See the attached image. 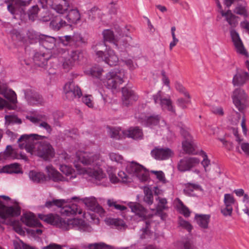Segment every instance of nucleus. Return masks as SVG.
<instances>
[{
  "label": "nucleus",
  "mask_w": 249,
  "mask_h": 249,
  "mask_svg": "<svg viewBox=\"0 0 249 249\" xmlns=\"http://www.w3.org/2000/svg\"><path fill=\"white\" fill-rule=\"evenodd\" d=\"M45 138L44 136L35 134L23 135L18 139V146L20 149L25 148L28 152L35 153L38 157L48 160L54 156L53 146L47 141L37 142Z\"/></svg>",
  "instance_id": "obj_1"
},
{
  "label": "nucleus",
  "mask_w": 249,
  "mask_h": 249,
  "mask_svg": "<svg viewBox=\"0 0 249 249\" xmlns=\"http://www.w3.org/2000/svg\"><path fill=\"white\" fill-rule=\"evenodd\" d=\"M38 217L47 223L54 225L63 231L71 229L84 231L88 229V226L81 219H63L57 214H38Z\"/></svg>",
  "instance_id": "obj_2"
},
{
  "label": "nucleus",
  "mask_w": 249,
  "mask_h": 249,
  "mask_svg": "<svg viewBox=\"0 0 249 249\" xmlns=\"http://www.w3.org/2000/svg\"><path fill=\"white\" fill-rule=\"evenodd\" d=\"M221 15L224 17L226 21L231 26L230 35L236 52L240 54L248 56V53L240 37L239 34L233 29L238 24L236 18L237 17L234 15L231 10H228L226 12L221 10Z\"/></svg>",
  "instance_id": "obj_3"
},
{
  "label": "nucleus",
  "mask_w": 249,
  "mask_h": 249,
  "mask_svg": "<svg viewBox=\"0 0 249 249\" xmlns=\"http://www.w3.org/2000/svg\"><path fill=\"white\" fill-rule=\"evenodd\" d=\"M124 71H111L108 72L104 79V83L108 89H117L123 82Z\"/></svg>",
  "instance_id": "obj_4"
},
{
  "label": "nucleus",
  "mask_w": 249,
  "mask_h": 249,
  "mask_svg": "<svg viewBox=\"0 0 249 249\" xmlns=\"http://www.w3.org/2000/svg\"><path fill=\"white\" fill-rule=\"evenodd\" d=\"M75 166L79 171V174L88 175L98 185L101 184L100 182L101 181L106 178V174L103 172L102 169L98 167L86 169L85 168H80V166L77 164Z\"/></svg>",
  "instance_id": "obj_5"
},
{
  "label": "nucleus",
  "mask_w": 249,
  "mask_h": 249,
  "mask_svg": "<svg viewBox=\"0 0 249 249\" xmlns=\"http://www.w3.org/2000/svg\"><path fill=\"white\" fill-rule=\"evenodd\" d=\"M129 206L132 212L141 217L142 220H145V227L142 230L143 233H146L151 224L150 220L147 219L150 218L152 215L148 214L147 210L139 203H131Z\"/></svg>",
  "instance_id": "obj_6"
},
{
  "label": "nucleus",
  "mask_w": 249,
  "mask_h": 249,
  "mask_svg": "<svg viewBox=\"0 0 249 249\" xmlns=\"http://www.w3.org/2000/svg\"><path fill=\"white\" fill-rule=\"evenodd\" d=\"M126 169L128 173L135 176L142 181H146L148 179L147 170L136 162H131L127 165Z\"/></svg>",
  "instance_id": "obj_7"
},
{
  "label": "nucleus",
  "mask_w": 249,
  "mask_h": 249,
  "mask_svg": "<svg viewBox=\"0 0 249 249\" xmlns=\"http://www.w3.org/2000/svg\"><path fill=\"white\" fill-rule=\"evenodd\" d=\"M64 91L66 98L70 101L79 98L82 95L80 88L73 81L69 82L65 85Z\"/></svg>",
  "instance_id": "obj_8"
},
{
  "label": "nucleus",
  "mask_w": 249,
  "mask_h": 249,
  "mask_svg": "<svg viewBox=\"0 0 249 249\" xmlns=\"http://www.w3.org/2000/svg\"><path fill=\"white\" fill-rule=\"evenodd\" d=\"M25 98L30 105H41L44 103L42 97L35 91L32 87H28L24 90Z\"/></svg>",
  "instance_id": "obj_9"
},
{
  "label": "nucleus",
  "mask_w": 249,
  "mask_h": 249,
  "mask_svg": "<svg viewBox=\"0 0 249 249\" xmlns=\"http://www.w3.org/2000/svg\"><path fill=\"white\" fill-rule=\"evenodd\" d=\"M77 157L78 160L84 165H97V161L100 159V155L92 153L80 152L77 153Z\"/></svg>",
  "instance_id": "obj_10"
},
{
  "label": "nucleus",
  "mask_w": 249,
  "mask_h": 249,
  "mask_svg": "<svg viewBox=\"0 0 249 249\" xmlns=\"http://www.w3.org/2000/svg\"><path fill=\"white\" fill-rule=\"evenodd\" d=\"M199 162V160L196 158L186 157L179 161L178 164V169L182 172L190 171Z\"/></svg>",
  "instance_id": "obj_11"
},
{
  "label": "nucleus",
  "mask_w": 249,
  "mask_h": 249,
  "mask_svg": "<svg viewBox=\"0 0 249 249\" xmlns=\"http://www.w3.org/2000/svg\"><path fill=\"white\" fill-rule=\"evenodd\" d=\"M20 214V208L18 206L6 207L0 201V217L5 219L11 216H18Z\"/></svg>",
  "instance_id": "obj_12"
},
{
  "label": "nucleus",
  "mask_w": 249,
  "mask_h": 249,
  "mask_svg": "<svg viewBox=\"0 0 249 249\" xmlns=\"http://www.w3.org/2000/svg\"><path fill=\"white\" fill-rule=\"evenodd\" d=\"M123 104L126 107H128L133 104L138 99V96L131 88L125 87L122 88Z\"/></svg>",
  "instance_id": "obj_13"
},
{
  "label": "nucleus",
  "mask_w": 249,
  "mask_h": 249,
  "mask_svg": "<svg viewBox=\"0 0 249 249\" xmlns=\"http://www.w3.org/2000/svg\"><path fill=\"white\" fill-rule=\"evenodd\" d=\"M32 0H16L12 3L8 5L7 9L12 14L25 15V7L29 5Z\"/></svg>",
  "instance_id": "obj_14"
},
{
  "label": "nucleus",
  "mask_w": 249,
  "mask_h": 249,
  "mask_svg": "<svg viewBox=\"0 0 249 249\" xmlns=\"http://www.w3.org/2000/svg\"><path fill=\"white\" fill-rule=\"evenodd\" d=\"M151 154L156 160H164L172 157L174 155V152L168 147H156L151 151Z\"/></svg>",
  "instance_id": "obj_15"
},
{
  "label": "nucleus",
  "mask_w": 249,
  "mask_h": 249,
  "mask_svg": "<svg viewBox=\"0 0 249 249\" xmlns=\"http://www.w3.org/2000/svg\"><path fill=\"white\" fill-rule=\"evenodd\" d=\"M50 5L52 9L59 14L67 12L70 6L66 0H53Z\"/></svg>",
  "instance_id": "obj_16"
},
{
  "label": "nucleus",
  "mask_w": 249,
  "mask_h": 249,
  "mask_svg": "<svg viewBox=\"0 0 249 249\" xmlns=\"http://www.w3.org/2000/svg\"><path fill=\"white\" fill-rule=\"evenodd\" d=\"M45 169L49 178L54 182L69 181L68 178L63 177L52 166H47Z\"/></svg>",
  "instance_id": "obj_17"
},
{
  "label": "nucleus",
  "mask_w": 249,
  "mask_h": 249,
  "mask_svg": "<svg viewBox=\"0 0 249 249\" xmlns=\"http://www.w3.org/2000/svg\"><path fill=\"white\" fill-rule=\"evenodd\" d=\"M66 202L65 201V204L62 206L61 208L60 213L67 216H70L73 214H76L78 213L79 214H82V210L80 209L76 204H72L71 205H66Z\"/></svg>",
  "instance_id": "obj_18"
},
{
  "label": "nucleus",
  "mask_w": 249,
  "mask_h": 249,
  "mask_svg": "<svg viewBox=\"0 0 249 249\" xmlns=\"http://www.w3.org/2000/svg\"><path fill=\"white\" fill-rule=\"evenodd\" d=\"M249 73L242 70L237 71L232 79V84L234 86H241L245 84L249 79Z\"/></svg>",
  "instance_id": "obj_19"
},
{
  "label": "nucleus",
  "mask_w": 249,
  "mask_h": 249,
  "mask_svg": "<svg viewBox=\"0 0 249 249\" xmlns=\"http://www.w3.org/2000/svg\"><path fill=\"white\" fill-rule=\"evenodd\" d=\"M22 222L28 227H40L41 224L31 213H26L21 217Z\"/></svg>",
  "instance_id": "obj_20"
},
{
  "label": "nucleus",
  "mask_w": 249,
  "mask_h": 249,
  "mask_svg": "<svg viewBox=\"0 0 249 249\" xmlns=\"http://www.w3.org/2000/svg\"><path fill=\"white\" fill-rule=\"evenodd\" d=\"M50 55L45 53L36 52L34 56L33 60L35 64L39 66L43 67L47 64Z\"/></svg>",
  "instance_id": "obj_21"
},
{
  "label": "nucleus",
  "mask_w": 249,
  "mask_h": 249,
  "mask_svg": "<svg viewBox=\"0 0 249 249\" xmlns=\"http://www.w3.org/2000/svg\"><path fill=\"white\" fill-rule=\"evenodd\" d=\"M102 59L106 63L110 66H116L119 61L118 56L115 54L114 51L110 48L108 49L106 53L103 56V58Z\"/></svg>",
  "instance_id": "obj_22"
},
{
  "label": "nucleus",
  "mask_w": 249,
  "mask_h": 249,
  "mask_svg": "<svg viewBox=\"0 0 249 249\" xmlns=\"http://www.w3.org/2000/svg\"><path fill=\"white\" fill-rule=\"evenodd\" d=\"M92 49L99 58H103L108 49L104 41L96 43L92 46Z\"/></svg>",
  "instance_id": "obj_23"
},
{
  "label": "nucleus",
  "mask_w": 249,
  "mask_h": 249,
  "mask_svg": "<svg viewBox=\"0 0 249 249\" xmlns=\"http://www.w3.org/2000/svg\"><path fill=\"white\" fill-rule=\"evenodd\" d=\"M65 18L68 21V24L71 25V24L76 23L80 19V15L77 9H71Z\"/></svg>",
  "instance_id": "obj_24"
},
{
  "label": "nucleus",
  "mask_w": 249,
  "mask_h": 249,
  "mask_svg": "<svg viewBox=\"0 0 249 249\" xmlns=\"http://www.w3.org/2000/svg\"><path fill=\"white\" fill-rule=\"evenodd\" d=\"M182 148L183 151L188 154H195L196 150V145L194 142V140H183L182 142Z\"/></svg>",
  "instance_id": "obj_25"
},
{
  "label": "nucleus",
  "mask_w": 249,
  "mask_h": 249,
  "mask_svg": "<svg viewBox=\"0 0 249 249\" xmlns=\"http://www.w3.org/2000/svg\"><path fill=\"white\" fill-rule=\"evenodd\" d=\"M39 40L42 46L48 50L53 48L55 42L54 37L45 35L40 36Z\"/></svg>",
  "instance_id": "obj_26"
},
{
  "label": "nucleus",
  "mask_w": 249,
  "mask_h": 249,
  "mask_svg": "<svg viewBox=\"0 0 249 249\" xmlns=\"http://www.w3.org/2000/svg\"><path fill=\"white\" fill-rule=\"evenodd\" d=\"M3 154L5 158H12L13 159H22L26 160L27 157L26 156L20 154L18 155L15 150L13 148L11 145H7L5 150L4 151Z\"/></svg>",
  "instance_id": "obj_27"
},
{
  "label": "nucleus",
  "mask_w": 249,
  "mask_h": 249,
  "mask_svg": "<svg viewBox=\"0 0 249 249\" xmlns=\"http://www.w3.org/2000/svg\"><path fill=\"white\" fill-rule=\"evenodd\" d=\"M0 172H4L9 174H18L22 173L20 165L18 163H15L4 166Z\"/></svg>",
  "instance_id": "obj_28"
},
{
  "label": "nucleus",
  "mask_w": 249,
  "mask_h": 249,
  "mask_svg": "<svg viewBox=\"0 0 249 249\" xmlns=\"http://www.w3.org/2000/svg\"><path fill=\"white\" fill-rule=\"evenodd\" d=\"M195 218L197 224L202 228L207 229L210 222V215L196 214Z\"/></svg>",
  "instance_id": "obj_29"
},
{
  "label": "nucleus",
  "mask_w": 249,
  "mask_h": 249,
  "mask_svg": "<svg viewBox=\"0 0 249 249\" xmlns=\"http://www.w3.org/2000/svg\"><path fill=\"white\" fill-rule=\"evenodd\" d=\"M50 25L53 30L58 31L61 28L68 25L69 24H68V23L65 20L62 18L61 16H56L55 18L51 21Z\"/></svg>",
  "instance_id": "obj_30"
},
{
  "label": "nucleus",
  "mask_w": 249,
  "mask_h": 249,
  "mask_svg": "<svg viewBox=\"0 0 249 249\" xmlns=\"http://www.w3.org/2000/svg\"><path fill=\"white\" fill-rule=\"evenodd\" d=\"M123 133L128 137L132 138L134 139H142L143 135L142 130L138 127L130 128L128 130L123 132Z\"/></svg>",
  "instance_id": "obj_31"
},
{
  "label": "nucleus",
  "mask_w": 249,
  "mask_h": 249,
  "mask_svg": "<svg viewBox=\"0 0 249 249\" xmlns=\"http://www.w3.org/2000/svg\"><path fill=\"white\" fill-rule=\"evenodd\" d=\"M29 177L36 183H42L46 180V177L43 173L34 171L29 172Z\"/></svg>",
  "instance_id": "obj_32"
},
{
  "label": "nucleus",
  "mask_w": 249,
  "mask_h": 249,
  "mask_svg": "<svg viewBox=\"0 0 249 249\" xmlns=\"http://www.w3.org/2000/svg\"><path fill=\"white\" fill-rule=\"evenodd\" d=\"M102 34L104 42L107 41L113 43L116 47L120 44V41L115 38L114 33L111 30L109 29L105 30Z\"/></svg>",
  "instance_id": "obj_33"
},
{
  "label": "nucleus",
  "mask_w": 249,
  "mask_h": 249,
  "mask_svg": "<svg viewBox=\"0 0 249 249\" xmlns=\"http://www.w3.org/2000/svg\"><path fill=\"white\" fill-rule=\"evenodd\" d=\"M60 171L66 175V178H68L69 181L72 180L76 177L73 169L66 165H61L59 168Z\"/></svg>",
  "instance_id": "obj_34"
},
{
  "label": "nucleus",
  "mask_w": 249,
  "mask_h": 249,
  "mask_svg": "<svg viewBox=\"0 0 249 249\" xmlns=\"http://www.w3.org/2000/svg\"><path fill=\"white\" fill-rule=\"evenodd\" d=\"M178 127L179 129V132L184 140L191 141V140H193V137L189 131L188 128L185 125L180 123L178 124Z\"/></svg>",
  "instance_id": "obj_35"
},
{
  "label": "nucleus",
  "mask_w": 249,
  "mask_h": 249,
  "mask_svg": "<svg viewBox=\"0 0 249 249\" xmlns=\"http://www.w3.org/2000/svg\"><path fill=\"white\" fill-rule=\"evenodd\" d=\"M160 105L163 109L175 113L176 111L172 105V102L170 98H163L160 100Z\"/></svg>",
  "instance_id": "obj_36"
},
{
  "label": "nucleus",
  "mask_w": 249,
  "mask_h": 249,
  "mask_svg": "<svg viewBox=\"0 0 249 249\" xmlns=\"http://www.w3.org/2000/svg\"><path fill=\"white\" fill-rule=\"evenodd\" d=\"M107 222L108 224L114 226L118 229L124 228L126 226L124 222L119 218H108Z\"/></svg>",
  "instance_id": "obj_37"
},
{
  "label": "nucleus",
  "mask_w": 249,
  "mask_h": 249,
  "mask_svg": "<svg viewBox=\"0 0 249 249\" xmlns=\"http://www.w3.org/2000/svg\"><path fill=\"white\" fill-rule=\"evenodd\" d=\"M143 192L144 194L143 201L149 205L152 204L153 203V196L151 190L147 187H144Z\"/></svg>",
  "instance_id": "obj_38"
},
{
  "label": "nucleus",
  "mask_w": 249,
  "mask_h": 249,
  "mask_svg": "<svg viewBox=\"0 0 249 249\" xmlns=\"http://www.w3.org/2000/svg\"><path fill=\"white\" fill-rule=\"evenodd\" d=\"M231 98L232 100L236 99L242 100L247 99V96L244 90L237 88L233 91Z\"/></svg>",
  "instance_id": "obj_39"
},
{
  "label": "nucleus",
  "mask_w": 249,
  "mask_h": 249,
  "mask_svg": "<svg viewBox=\"0 0 249 249\" xmlns=\"http://www.w3.org/2000/svg\"><path fill=\"white\" fill-rule=\"evenodd\" d=\"M185 188L184 189V191L188 194H191L195 190H202L201 186L197 184L187 183L185 184Z\"/></svg>",
  "instance_id": "obj_40"
},
{
  "label": "nucleus",
  "mask_w": 249,
  "mask_h": 249,
  "mask_svg": "<svg viewBox=\"0 0 249 249\" xmlns=\"http://www.w3.org/2000/svg\"><path fill=\"white\" fill-rule=\"evenodd\" d=\"M232 102L235 107L240 112H242L247 107V99L238 100L236 99L234 100H232Z\"/></svg>",
  "instance_id": "obj_41"
},
{
  "label": "nucleus",
  "mask_w": 249,
  "mask_h": 249,
  "mask_svg": "<svg viewBox=\"0 0 249 249\" xmlns=\"http://www.w3.org/2000/svg\"><path fill=\"white\" fill-rule=\"evenodd\" d=\"M39 11V9L37 5L32 6L27 13L29 19L32 21H34L37 17Z\"/></svg>",
  "instance_id": "obj_42"
},
{
  "label": "nucleus",
  "mask_w": 249,
  "mask_h": 249,
  "mask_svg": "<svg viewBox=\"0 0 249 249\" xmlns=\"http://www.w3.org/2000/svg\"><path fill=\"white\" fill-rule=\"evenodd\" d=\"M65 203L64 199H53L52 201H48L45 203V206L47 208H51L53 206L61 207Z\"/></svg>",
  "instance_id": "obj_43"
},
{
  "label": "nucleus",
  "mask_w": 249,
  "mask_h": 249,
  "mask_svg": "<svg viewBox=\"0 0 249 249\" xmlns=\"http://www.w3.org/2000/svg\"><path fill=\"white\" fill-rule=\"evenodd\" d=\"M82 200L91 210H92L97 204L95 198L93 197L85 198L82 199Z\"/></svg>",
  "instance_id": "obj_44"
},
{
  "label": "nucleus",
  "mask_w": 249,
  "mask_h": 249,
  "mask_svg": "<svg viewBox=\"0 0 249 249\" xmlns=\"http://www.w3.org/2000/svg\"><path fill=\"white\" fill-rule=\"evenodd\" d=\"M5 124H20L22 121L20 119L18 118L16 116L13 115H6L5 116Z\"/></svg>",
  "instance_id": "obj_45"
},
{
  "label": "nucleus",
  "mask_w": 249,
  "mask_h": 249,
  "mask_svg": "<svg viewBox=\"0 0 249 249\" xmlns=\"http://www.w3.org/2000/svg\"><path fill=\"white\" fill-rule=\"evenodd\" d=\"M160 121V117L158 115L151 116L146 120V125L149 126H153L157 125Z\"/></svg>",
  "instance_id": "obj_46"
},
{
  "label": "nucleus",
  "mask_w": 249,
  "mask_h": 249,
  "mask_svg": "<svg viewBox=\"0 0 249 249\" xmlns=\"http://www.w3.org/2000/svg\"><path fill=\"white\" fill-rule=\"evenodd\" d=\"M235 200L232 195L226 194L224 195V203L225 206H232L234 204Z\"/></svg>",
  "instance_id": "obj_47"
},
{
  "label": "nucleus",
  "mask_w": 249,
  "mask_h": 249,
  "mask_svg": "<svg viewBox=\"0 0 249 249\" xmlns=\"http://www.w3.org/2000/svg\"><path fill=\"white\" fill-rule=\"evenodd\" d=\"M103 71L102 68L99 67H94L90 69L89 73L93 77L100 78Z\"/></svg>",
  "instance_id": "obj_48"
},
{
  "label": "nucleus",
  "mask_w": 249,
  "mask_h": 249,
  "mask_svg": "<svg viewBox=\"0 0 249 249\" xmlns=\"http://www.w3.org/2000/svg\"><path fill=\"white\" fill-rule=\"evenodd\" d=\"M88 249H111V247L103 243L89 245Z\"/></svg>",
  "instance_id": "obj_49"
},
{
  "label": "nucleus",
  "mask_w": 249,
  "mask_h": 249,
  "mask_svg": "<svg viewBox=\"0 0 249 249\" xmlns=\"http://www.w3.org/2000/svg\"><path fill=\"white\" fill-rule=\"evenodd\" d=\"M157 199L159 200V203L157 206V210L158 212H161L163 210H165L167 207L166 205L167 204V200L164 198L158 197Z\"/></svg>",
  "instance_id": "obj_50"
},
{
  "label": "nucleus",
  "mask_w": 249,
  "mask_h": 249,
  "mask_svg": "<svg viewBox=\"0 0 249 249\" xmlns=\"http://www.w3.org/2000/svg\"><path fill=\"white\" fill-rule=\"evenodd\" d=\"M1 86H4L6 88V87L4 85H1ZM5 90H6V89ZM3 94H4V96L11 102L14 103L16 101V94L14 91L10 90L9 93H6V90H5Z\"/></svg>",
  "instance_id": "obj_51"
},
{
  "label": "nucleus",
  "mask_w": 249,
  "mask_h": 249,
  "mask_svg": "<svg viewBox=\"0 0 249 249\" xmlns=\"http://www.w3.org/2000/svg\"><path fill=\"white\" fill-rule=\"evenodd\" d=\"M175 88L178 91L183 94L185 97H186L188 99L190 98L189 94L181 84L178 82H176L175 84Z\"/></svg>",
  "instance_id": "obj_52"
},
{
  "label": "nucleus",
  "mask_w": 249,
  "mask_h": 249,
  "mask_svg": "<svg viewBox=\"0 0 249 249\" xmlns=\"http://www.w3.org/2000/svg\"><path fill=\"white\" fill-rule=\"evenodd\" d=\"M201 153L203 158V160L201 162V164L204 167L205 172H207L209 171V169H208V167L210 164V160L208 159V156L205 152L201 151Z\"/></svg>",
  "instance_id": "obj_53"
},
{
  "label": "nucleus",
  "mask_w": 249,
  "mask_h": 249,
  "mask_svg": "<svg viewBox=\"0 0 249 249\" xmlns=\"http://www.w3.org/2000/svg\"><path fill=\"white\" fill-rule=\"evenodd\" d=\"M11 224L16 232L20 235L24 234V231L22 230L19 222L18 221L14 220L11 221Z\"/></svg>",
  "instance_id": "obj_54"
},
{
  "label": "nucleus",
  "mask_w": 249,
  "mask_h": 249,
  "mask_svg": "<svg viewBox=\"0 0 249 249\" xmlns=\"http://www.w3.org/2000/svg\"><path fill=\"white\" fill-rule=\"evenodd\" d=\"M178 208L180 210V212L186 217L190 215V211L187 207H186L181 201L178 200Z\"/></svg>",
  "instance_id": "obj_55"
},
{
  "label": "nucleus",
  "mask_w": 249,
  "mask_h": 249,
  "mask_svg": "<svg viewBox=\"0 0 249 249\" xmlns=\"http://www.w3.org/2000/svg\"><path fill=\"white\" fill-rule=\"evenodd\" d=\"M107 204L109 207H114L116 210H120L121 211H124L127 209L125 206L118 204L116 202L112 201L110 199L107 200Z\"/></svg>",
  "instance_id": "obj_56"
},
{
  "label": "nucleus",
  "mask_w": 249,
  "mask_h": 249,
  "mask_svg": "<svg viewBox=\"0 0 249 249\" xmlns=\"http://www.w3.org/2000/svg\"><path fill=\"white\" fill-rule=\"evenodd\" d=\"M234 12L238 15L243 16L246 18L248 17V14L245 7L243 6L238 5L234 9Z\"/></svg>",
  "instance_id": "obj_57"
},
{
  "label": "nucleus",
  "mask_w": 249,
  "mask_h": 249,
  "mask_svg": "<svg viewBox=\"0 0 249 249\" xmlns=\"http://www.w3.org/2000/svg\"><path fill=\"white\" fill-rule=\"evenodd\" d=\"M120 131L121 129L115 128H110L109 131V135L111 138L119 140L121 139V137Z\"/></svg>",
  "instance_id": "obj_58"
},
{
  "label": "nucleus",
  "mask_w": 249,
  "mask_h": 249,
  "mask_svg": "<svg viewBox=\"0 0 249 249\" xmlns=\"http://www.w3.org/2000/svg\"><path fill=\"white\" fill-rule=\"evenodd\" d=\"M178 223L180 226L186 229L189 232H191L193 229V226L189 222L183 219H180Z\"/></svg>",
  "instance_id": "obj_59"
},
{
  "label": "nucleus",
  "mask_w": 249,
  "mask_h": 249,
  "mask_svg": "<svg viewBox=\"0 0 249 249\" xmlns=\"http://www.w3.org/2000/svg\"><path fill=\"white\" fill-rule=\"evenodd\" d=\"M232 211V206H225L221 208V212L225 216H231Z\"/></svg>",
  "instance_id": "obj_60"
},
{
  "label": "nucleus",
  "mask_w": 249,
  "mask_h": 249,
  "mask_svg": "<svg viewBox=\"0 0 249 249\" xmlns=\"http://www.w3.org/2000/svg\"><path fill=\"white\" fill-rule=\"evenodd\" d=\"M100 10L96 7H93L89 11L88 14L89 18L91 20H94L96 18V17L99 14Z\"/></svg>",
  "instance_id": "obj_61"
},
{
  "label": "nucleus",
  "mask_w": 249,
  "mask_h": 249,
  "mask_svg": "<svg viewBox=\"0 0 249 249\" xmlns=\"http://www.w3.org/2000/svg\"><path fill=\"white\" fill-rule=\"evenodd\" d=\"M73 44L76 46H79L82 43H85V41L83 38L79 35H73Z\"/></svg>",
  "instance_id": "obj_62"
},
{
  "label": "nucleus",
  "mask_w": 249,
  "mask_h": 249,
  "mask_svg": "<svg viewBox=\"0 0 249 249\" xmlns=\"http://www.w3.org/2000/svg\"><path fill=\"white\" fill-rule=\"evenodd\" d=\"M73 36H64L62 38H61V42L65 45H73Z\"/></svg>",
  "instance_id": "obj_63"
},
{
  "label": "nucleus",
  "mask_w": 249,
  "mask_h": 249,
  "mask_svg": "<svg viewBox=\"0 0 249 249\" xmlns=\"http://www.w3.org/2000/svg\"><path fill=\"white\" fill-rule=\"evenodd\" d=\"M39 17L44 21H48L52 18L49 12L47 10H44L42 13L40 14Z\"/></svg>",
  "instance_id": "obj_64"
}]
</instances>
